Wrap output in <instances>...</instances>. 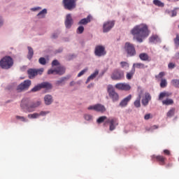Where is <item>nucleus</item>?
Wrapping results in <instances>:
<instances>
[{"label":"nucleus","instance_id":"obj_1","mask_svg":"<svg viewBox=\"0 0 179 179\" xmlns=\"http://www.w3.org/2000/svg\"><path fill=\"white\" fill-rule=\"evenodd\" d=\"M149 28L145 24L136 25L131 30V34L134 36V38L138 43H143V38H146L149 36Z\"/></svg>","mask_w":179,"mask_h":179},{"label":"nucleus","instance_id":"obj_2","mask_svg":"<svg viewBox=\"0 0 179 179\" xmlns=\"http://www.w3.org/2000/svg\"><path fill=\"white\" fill-rule=\"evenodd\" d=\"M97 124H101L104 122L103 125H106V124H109V130L110 131H114L115 129V127L117 125H118V121L116 118H109L108 119L106 116H101L99 117L96 120Z\"/></svg>","mask_w":179,"mask_h":179},{"label":"nucleus","instance_id":"obj_3","mask_svg":"<svg viewBox=\"0 0 179 179\" xmlns=\"http://www.w3.org/2000/svg\"><path fill=\"white\" fill-rule=\"evenodd\" d=\"M0 66L2 69H10L13 66V59L10 56L3 57L0 61Z\"/></svg>","mask_w":179,"mask_h":179},{"label":"nucleus","instance_id":"obj_4","mask_svg":"<svg viewBox=\"0 0 179 179\" xmlns=\"http://www.w3.org/2000/svg\"><path fill=\"white\" fill-rule=\"evenodd\" d=\"M124 51H126L128 57H135L136 55L135 45L129 42L124 44Z\"/></svg>","mask_w":179,"mask_h":179},{"label":"nucleus","instance_id":"obj_5","mask_svg":"<svg viewBox=\"0 0 179 179\" xmlns=\"http://www.w3.org/2000/svg\"><path fill=\"white\" fill-rule=\"evenodd\" d=\"M107 92L110 99H111L113 102L118 101V100H120V95L115 92L113 85L108 86Z\"/></svg>","mask_w":179,"mask_h":179},{"label":"nucleus","instance_id":"obj_6","mask_svg":"<svg viewBox=\"0 0 179 179\" xmlns=\"http://www.w3.org/2000/svg\"><path fill=\"white\" fill-rule=\"evenodd\" d=\"M125 78L124 71L120 69H115L111 75V79L113 80H122Z\"/></svg>","mask_w":179,"mask_h":179},{"label":"nucleus","instance_id":"obj_7","mask_svg":"<svg viewBox=\"0 0 179 179\" xmlns=\"http://www.w3.org/2000/svg\"><path fill=\"white\" fill-rule=\"evenodd\" d=\"M30 86H31V81L30 80H26L17 87V92H21L29 90Z\"/></svg>","mask_w":179,"mask_h":179},{"label":"nucleus","instance_id":"obj_8","mask_svg":"<svg viewBox=\"0 0 179 179\" xmlns=\"http://www.w3.org/2000/svg\"><path fill=\"white\" fill-rule=\"evenodd\" d=\"M64 9L72 10L76 8V0H63Z\"/></svg>","mask_w":179,"mask_h":179},{"label":"nucleus","instance_id":"obj_9","mask_svg":"<svg viewBox=\"0 0 179 179\" xmlns=\"http://www.w3.org/2000/svg\"><path fill=\"white\" fill-rule=\"evenodd\" d=\"M52 85H51L50 83H42L41 84H38V85L34 87L31 91L33 92H38L40 90H41V89H52Z\"/></svg>","mask_w":179,"mask_h":179},{"label":"nucleus","instance_id":"obj_10","mask_svg":"<svg viewBox=\"0 0 179 179\" xmlns=\"http://www.w3.org/2000/svg\"><path fill=\"white\" fill-rule=\"evenodd\" d=\"M27 72H28L29 79H34V78L37 76V75H43V72H44V69L43 68L39 69H29Z\"/></svg>","mask_w":179,"mask_h":179},{"label":"nucleus","instance_id":"obj_11","mask_svg":"<svg viewBox=\"0 0 179 179\" xmlns=\"http://www.w3.org/2000/svg\"><path fill=\"white\" fill-rule=\"evenodd\" d=\"M94 54L96 57H103V55L107 54L106 48L103 45H96L95 47Z\"/></svg>","mask_w":179,"mask_h":179},{"label":"nucleus","instance_id":"obj_12","mask_svg":"<svg viewBox=\"0 0 179 179\" xmlns=\"http://www.w3.org/2000/svg\"><path fill=\"white\" fill-rule=\"evenodd\" d=\"M52 73H55V75H64L65 73V69L64 66H58L55 69H49L48 71V75H52Z\"/></svg>","mask_w":179,"mask_h":179},{"label":"nucleus","instance_id":"obj_13","mask_svg":"<svg viewBox=\"0 0 179 179\" xmlns=\"http://www.w3.org/2000/svg\"><path fill=\"white\" fill-rule=\"evenodd\" d=\"M88 110H94L98 113H106V106L102 104L97 103L96 105L90 106L88 107Z\"/></svg>","mask_w":179,"mask_h":179},{"label":"nucleus","instance_id":"obj_14","mask_svg":"<svg viewBox=\"0 0 179 179\" xmlns=\"http://www.w3.org/2000/svg\"><path fill=\"white\" fill-rule=\"evenodd\" d=\"M115 87L117 89V90H124V92L131 90V85L125 83H118L115 85Z\"/></svg>","mask_w":179,"mask_h":179},{"label":"nucleus","instance_id":"obj_15","mask_svg":"<svg viewBox=\"0 0 179 179\" xmlns=\"http://www.w3.org/2000/svg\"><path fill=\"white\" fill-rule=\"evenodd\" d=\"M114 24H115V22L114 21H108L106 22L103 23V32L107 33L114 27Z\"/></svg>","mask_w":179,"mask_h":179},{"label":"nucleus","instance_id":"obj_16","mask_svg":"<svg viewBox=\"0 0 179 179\" xmlns=\"http://www.w3.org/2000/svg\"><path fill=\"white\" fill-rule=\"evenodd\" d=\"M152 159H155L160 166H164L166 160H167V158L163 155H152Z\"/></svg>","mask_w":179,"mask_h":179},{"label":"nucleus","instance_id":"obj_17","mask_svg":"<svg viewBox=\"0 0 179 179\" xmlns=\"http://www.w3.org/2000/svg\"><path fill=\"white\" fill-rule=\"evenodd\" d=\"M66 29H71L73 24V19H72V15L71 14H67L66 16V20L64 22Z\"/></svg>","mask_w":179,"mask_h":179},{"label":"nucleus","instance_id":"obj_18","mask_svg":"<svg viewBox=\"0 0 179 179\" xmlns=\"http://www.w3.org/2000/svg\"><path fill=\"white\" fill-rule=\"evenodd\" d=\"M31 104V103H30V99H29V98H24L22 100L20 106L22 108L29 111V108H30Z\"/></svg>","mask_w":179,"mask_h":179},{"label":"nucleus","instance_id":"obj_19","mask_svg":"<svg viewBox=\"0 0 179 179\" xmlns=\"http://www.w3.org/2000/svg\"><path fill=\"white\" fill-rule=\"evenodd\" d=\"M150 100H152V96H150L149 92H146L144 95V98H143L141 100V103L143 106H146L148 104H149Z\"/></svg>","mask_w":179,"mask_h":179},{"label":"nucleus","instance_id":"obj_20","mask_svg":"<svg viewBox=\"0 0 179 179\" xmlns=\"http://www.w3.org/2000/svg\"><path fill=\"white\" fill-rule=\"evenodd\" d=\"M131 99H132V95L129 94V96H127L120 101L119 106L120 107H127V106H128V102L131 101Z\"/></svg>","mask_w":179,"mask_h":179},{"label":"nucleus","instance_id":"obj_21","mask_svg":"<svg viewBox=\"0 0 179 179\" xmlns=\"http://www.w3.org/2000/svg\"><path fill=\"white\" fill-rule=\"evenodd\" d=\"M40 106H41V101H37L31 103L30 107L28 108V112L33 113L34 108H37V107H40Z\"/></svg>","mask_w":179,"mask_h":179},{"label":"nucleus","instance_id":"obj_22","mask_svg":"<svg viewBox=\"0 0 179 179\" xmlns=\"http://www.w3.org/2000/svg\"><path fill=\"white\" fill-rule=\"evenodd\" d=\"M139 58L141 61H147L148 62H150V61H152V59L150 57H149V55L145 52L141 53L139 55Z\"/></svg>","mask_w":179,"mask_h":179},{"label":"nucleus","instance_id":"obj_23","mask_svg":"<svg viewBox=\"0 0 179 179\" xmlns=\"http://www.w3.org/2000/svg\"><path fill=\"white\" fill-rule=\"evenodd\" d=\"M44 101L46 106H50V104H52V101H54V100L52 99V96L50 94L45 95L44 97Z\"/></svg>","mask_w":179,"mask_h":179},{"label":"nucleus","instance_id":"obj_24","mask_svg":"<svg viewBox=\"0 0 179 179\" xmlns=\"http://www.w3.org/2000/svg\"><path fill=\"white\" fill-rule=\"evenodd\" d=\"M92 22V15H88L86 18L82 19L78 24H87V23H90Z\"/></svg>","mask_w":179,"mask_h":179},{"label":"nucleus","instance_id":"obj_25","mask_svg":"<svg viewBox=\"0 0 179 179\" xmlns=\"http://www.w3.org/2000/svg\"><path fill=\"white\" fill-rule=\"evenodd\" d=\"M170 96H171V93L166 91L162 92L159 94L158 100L162 101L164 97H170Z\"/></svg>","mask_w":179,"mask_h":179},{"label":"nucleus","instance_id":"obj_26","mask_svg":"<svg viewBox=\"0 0 179 179\" xmlns=\"http://www.w3.org/2000/svg\"><path fill=\"white\" fill-rule=\"evenodd\" d=\"M133 69H145V68H148V66H145L143 63H134L132 66Z\"/></svg>","mask_w":179,"mask_h":179},{"label":"nucleus","instance_id":"obj_27","mask_svg":"<svg viewBox=\"0 0 179 179\" xmlns=\"http://www.w3.org/2000/svg\"><path fill=\"white\" fill-rule=\"evenodd\" d=\"M134 75H135V69L132 68L131 70L127 73L126 78L128 80H131V79L134 78Z\"/></svg>","mask_w":179,"mask_h":179},{"label":"nucleus","instance_id":"obj_28","mask_svg":"<svg viewBox=\"0 0 179 179\" xmlns=\"http://www.w3.org/2000/svg\"><path fill=\"white\" fill-rule=\"evenodd\" d=\"M47 15V9L44 8L40 13L37 14L38 19H44Z\"/></svg>","mask_w":179,"mask_h":179},{"label":"nucleus","instance_id":"obj_29","mask_svg":"<svg viewBox=\"0 0 179 179\" xmlns=\"http://www.w3.org/2000/svg\"><path fill=\"white\" fill-rule=\"evenodd\" d=\"M162 104L164 106H171V104H174V101L171 99H166L162 101Z\"/></svg>","mask_w":179,"mask_h":179},{"label":"nucleus","instance_id":"obj_30","mask_svg":"<svg viewBox=\"0 0 179 179\" xmlns=\"http://www.w3.org/2000/svg\"><path fill=\"white\" fill-rule=\"evenodd\" d=\"M33 55H34V51L33 50V48H31V47L29 46L27 55L28 59H31V58H33Z\"/></svg>","mask_w":179,"mask_h":179},{"label":"nucleus","instance_id":"obj_31","mask_svg":"<svg viewBox=\"0 0 179 179\" xmlns=\"http://www.w3.org/2000/svg\"><path fill=\"white\" fill-rule=\"evenodd\" d=\"M97 75H99V71H96L94 73L91 74L90 76L87 78L86 83H89V82H90L92 79H94Z\"/></svg>","mask_w":179,"mask_h":179},{"label":"nucleus","instance_id":"obj_32","mask_svg":"<svg viewBox=\"0 0 179 179\" xmlns=\"http://www.w3.org/2000/svg\"><path fill=\"white\" fill-rule=\"evenodd\" d=\"M174 114H176V108H172L166 113V117H168L169 118H171V117H173Z\"/></svg>","mask_w":179,"mask_h":179},{"label":"nucleus","instance_id":"obj_33","mask_svg":"<svg viewBox=\"0 0 179 179\" xmlns=\"http://www.w3.org/2000/svg\"><path fill=\"white\" fill-rule=\"evenodd\" d=\"M153 3L155 6H159V8L164 7V3L162 2L160 0H154Z\"/></svg>","mask_w":179,"mask_h":179},{"label":"nucleus","instance_id":"obj_34","mask_svg":"<svg viewBox=\"0 0 179 179\" xmlns=\"http://www.w3.org/2000/svg\"><path fill=\"white\" fill-rule=\"evenodd\" d=\"M134 106L137 108H139V107H141V94L138 95L136 100L134 101Z\"/></svg>","mask_w":179,"mask_h":179},{"label":"nucleus","instance_id":"obj_35","mask_svg":"<svg viewBox=\"0 0 179 179\" xmlns=\"http://www.w3.org/2000/svg\"><path fill=\"white\" fill-rule=\"evenodd\" d=\"M171 83L172 86L179 89V80L178 79H173V80H172Z\"/></svg>","mask_w":179,"mask_h":179},{"label":"nucleus","instance_id":"obj_36","mask_svg":"<svg viewBox=\"0 0 179 179\" xmlns=\"http://www.w3.org/2000/svg\"><path fill=\"white\" fill-rule=\"evenodd\" d=\"M15 118L16 120H20V121H22V122H27L29 121V120H27L26 117L23 116L16 115Z\"/></svg>","mask_w":179,"mask_h":179},{"label":"nucleus","instance_id":"obj_37","mask_svg":"<svg viewBox=\"0 0 179 179\" xmlns=\"http://www.w3.org/2000/svg\"><path fill=\"white\" fill-rule=\"evenodd\" d=\"M38 117H40V115H38V113H36L28 115V118L36 119L38 118Z\"/></svg>","mask_w":179,"mask_h":179},{"label":"nucleus","instance_id":"obj_38","mask_svg":"<svg viewBox=\"0 0 179 179\" xmlns=\"http://www.w3.org/2000/svg\"><path fill=\"white\" fill-rule=\"evenodd\" d=\"M83 31H85V27H83V26L78 27V28L77 29V34H82Z\"/></svg>","mask_w":179,"mask_h":179},{"label":"nucleus","instance_id":"obj_39","mask_svg":"<svg viewBox=\"0 0 179 179\" xmlns=\"http://www.w3.org/2000/svg\"><path fill=\"white\" fill-rule=\"evenodd\" d=\"M160 86L161 87H166L167 86V80L166 79H162Z\"/></svg>","mask_w":179,"mask_h":179},{"label":"nucleus","instance_id":"obj_40","mask_svg":"<svg viewBox=\"0 0 179 179\" xmlns=\"http://www.w3.org/2000/svg\"><path fill=\"white\" fill-rule=\"evenodd\" d=\"M38 62H39V64H41V65H45V64H47L45 58H44V57L39 58Z\"/></svg>","mask_w":179,"mask_h":179},{"label":"nucleus","instance_id":"obj_41","mask_svg":"<svg viewBox=\"0 0 179 179\" xmlns=\"http://www.w3.org/2000/svg\"><path fill=\"white\" fill-rule=\"evenodd\" d=\"M122 68H129V64L127 62H120Z\"/></svg>","mask_w":179,"mask_h":179},{"label":"nucleus","instance_id":"obj_42","mask_svg":"<svg viewBox=\"0 0 179 179\" xmlns=\"http://www.w3.org/2000/svg\"><path fill=\"white\" fill-rule=\"evenodd\" d=\"M84 118L86 121H90L93 119V116L91 115H85Z\"/></svg>","mask_w":179,"mask_h":179},{"label":"nucleus","instance_id":"obj_43","mask_svg":"<svg viewBox=\"0 0 179 179\" xmlns=\"http://www.w3.org/2000/svg\"><path fill=\"white\" fill-rule=\"evenodd\" d=\"M158 36H152L150 38V43H155L156 40H157Z\"/></svg>","mask_w":179,"mask_h":179},{"label":"nucleus","instance_id":"obj_44","mask_svg":"<svg viewBox=\"0 0 179 179\" xmlns=\"http://www.w3.org/2000/svg\"><path fill=\"white\" fill-rule=\"evenodd\" d=\"M174 43L177 47H179V35L177 34L176 38L174 39Z\"/></svg>","mask_w":179,"mask_h":179},{"label":"nucleus","instance_id":"obj_45","mask_svg":"<svg viewBox=\"0 0 179 179\" xmlns=\"http://www.w3.org/2000/svg\"><path fill=\"white\" fill-rule=\"evenodd\" d=\"M164 75H165L164 72H160L159 75L155 76V78L156 79H162L163 76H164Z\"/></svg>","mask_w":179,"mask_h":179},{"label":"nucleus","instance_id":"obj_46","mask_svg":"<svg viewBox=\"0 0 179 179\" xmlns=\"http://www.w3.org/2000/svg\"><path fill=\"white\" fill-rule=\"evenodd\" d=\"M59 62H58V60L55 59L52 61V66H59Z\"/></svg>","mask_w":179,"mask_h":179},{"label":"nucleus","instance_id":"obj_47","mask_svg":"<svg viewBox=\"0 0 179 179\" xmlns=\"http://www.w3.org/2000/svg\"><path fill=\"white\" fill-rule=\"evenodd\" d=\"M168 68L169 69H174V68H176V64L173 63V62H170L169 64H168Z\"/></svg>","mask_w":179,"mask_h":179},{"label":"nucleus","instance_id":"obj_48","mask_svg":"<svg viewBox=\"0 0 179 179\" xmlns=\"http://www.w3.org/2000/svg\"><path fill=\"white\" fill-rule=\"evenodd\" d=\"M87 71V69H83V71H81L78 74V77L80 78V76L85 75V73Z\"/></svg>","mask_w":179,"mask_h":179},{"label":"nucleus","instance_id":"obj_49","mask_svg":"<svg viewBox=\"0 0 179 179\" xmlns=\"http://www.w3.org/2000/svg\"><path fill=\"white\" fill-rule=\"evenodd\" d=\"M164 155L166 156H171V152L169 150H164Z\"/></svg>","mask_w":179,"mask_h":179},{"label":"nucleus","instance_id":"obj_50","mask_svg":"<svg viewBox=\"0 0 179 179\" xmlns=\"http://www.w3.org/2000/svg\"><path fill=\"white\" fill-rule=\"evenodd\" d=\"M48 114V112L47 111H41L40 113H38L39 117L42 116L44 117Z\"/></svg>","mask_w":179,"mask_h":179},{"label":"nucleus","instance_id":"obj_51","mask_svg":"<svg viewBox=\"0 0 179 179\" xmlns=\"http://www.w3.org/2000/svg\"><path fill=\"white\" fill-rule=\"evenodd\" d=\"M152 118V115L150 113H148L144 116V120H150Z\"/></svg>","mask_w":179,"mask_h":179},{"label":"nucleus","instance_id":"obj_52","mask_svg":"<svg viewBox=\"0 0 179 179\" xmlns=\"http://www.w3.org/2000/svg\"><path fill=\"white\" fill-rule=\"evenodd\" d=\"M66 80V78H62L61 80L57 81V83L59 85L60 83H63V82H65Z\"/></svg>","mask_w":179,"mask_h":179},{"label":"nucleus","instance_id":"obj_53","mask_svg":"<svg viewBox=\"0 0 179 179\" xmlns=\"http://www.w3.org/2000/svg\"><path fill=\"white\" fill-rule=\"evenodd\" d=\"M171 13H172V15H171L172 17H174V16H177V11L172 10Z\"/></svg>","mask_w":179,"mask_h":179},{"label":"nucleus","instance_id":"obj_54","mask_svg":"<svg viewBox=\"0 0 179 179\" xmlns=\"http://www.w3.org/2000/svg\"><path fill=\"white\" fill-rule=\"evenodd\" d=\"M41 7H36L31 8V10L36 11V10H41Z\"/></svg>","mask_w":179,"mask_h":179},{"label":"nucleus","instance_id":"obj_55","mask_svg":"<svg viewBox=\"0 0 179 179\" xmlns=\"http://www.w3.org/2000/svg\"><path fill=\"white\" fill-rule=\"evenodd\" d=\"M3 24V20L2 19V17L0 16V26H2Z\"/></svg>","mask_w":179,"mask_h":179},{"label":"nucleus","instance_id":"obj_56","mask_svg":"<svg viewBox=\"0 0 179 179\" xmlns=\"http://www.w3.org/2000/svg\"><path fill=\"white\" fill-rule=\"evenodd\" d=\"M57 37H58V34H53L52 36V38H57Z\"/></svg>","mask_w":179,"mask_h":179},{"label":"nucleus","instance_id":"obj_57","mask_svg":"<svg viewBox=\"0 0 179 179\" xmlns=\"http://www.w3.org/2000/svg\"><path fill=\"white\" fill-rule=\"evenodd\" d=\"M175 58L176 59H179V52H176V54L175 55Z\"/></svg>","mask_w":179,"mask_h":179},{"label":"nucleus","instance_id":"obj_58","mask_svg":"<svg viewBox=\"0 0 179 179\" xmlns=\"http://www.w3.org/2000/svg\"><path fill=\"white\" fill-rule=\"evenodd\" d=\"M93 86H94V84L91 83L90 85H89L87 86V88H88V89H90V87H93Z\"/></svg>","mask_w":179,"mask_h":179},{"label":"nucleus","instance_id":"obj_59","mask_svg":"<svg viewBox=\"0 0 179 179\" xmlns=\"http://www.w3.org/2000/svg\"><path fill=\"white\" fill-rule=\"evenodd\" d=\"M75 85V82L72 81L70 83V86H73Z\"/></svg>","mask_w":179,"mask_h":179},{"label":"nucleus","instance_id":"obj_60","mask_svg":"<svg viewBox=\"0 0 179 179\" xmlns=\"http://www.w3.org/2000/svg\"><path fill=\"white\" fill-rule=\"evenodd\" d=\"M153 129H157V128H159V127L156 126V125H154L152 127Z\"/></svg>","mask_w":179,"mask_h":179},{"label":"nucleus","instance_id":"obj_61","mask_svg":"<svg viewBox=\"0 0 179 179\" xmlns=\"http://www.w3.org/2000/svg\"><path fill=\"white\" fill-rule=\"evenodd\" d=\"M176 1H178L179 0H176Z\"/></svg>","mask_w":179,"mask_h":179},{"label":"nucleus","instance_id":"obj_62","mask_svg":"<svg viewBox=\"0 0 179 179\" xmlns=\"http://www.w3.org/2000/svg\"><path fill=\"white\" fill-rule=\"evenodd\" d=\"M168 1H171V0H168Z\"/></svg>","mask_w":179,"mask_h":179}]
</instances>
